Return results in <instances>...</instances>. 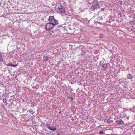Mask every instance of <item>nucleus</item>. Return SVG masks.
<instances>
[{
    "label": "nucleus",
    "instance_id": "7ed1b4c3",
    "mask_svg": "<svg viewBox=\"0 0 135 135\" xmlns=\"http://www.w3.org/2000/svg\"><path fill=\"white\" fill-rule=\"evenodd\" d=\"M58 9L60 12L64 13V14L66 15V13L65 12V7L63 6L60 5L58 7Z\"/></svg>",
    "mask_w": 135,
    "mask_h": 135
},
{
    "label": "nucleus",
    "instance_id": "9d476101",
    "mask_svg": "<svg viewBox=\"0 0 135 135\" xmlns=\"http://www.w3.org/2000/svg\"><path fill=\"white\" fill-rule=\"evenodd\" d=\"M76 108L74 106H72L71 110L73 112H75L76 111Z\"/></svg>",
    "mask_w": 135,
    "mask_h": 135
},
{
    "label": "nucleus",
    "instance_id": "cd10ccee",
    "mask_svg": "<svg viewBox=\"0 0 135 135\" xmlns=\"http://www.w3.org/2000/svg\"><path fill=\"white\" fill-rule=\"evenodd\" d=\"M1 3L0 2V6H1Z\"/></svg>",
    "mask_w": 135,
    "mask_h": 135
},
{
    "label": "nucleus",
    "instance_id": "c85d7f7f",
    "mask_svg": "<svg viewBox=\"0 0 135 135\" xmlns=\"http://www.w3.org/2000/svg\"><path fill=\"white\" fill-rule=\"evenodd\" d=\"M98 23L99 24H100V23H99V22H98Z\"/></svg>",
    "mask_w": 135,
    "mask_h": 135
},
{
    "label": "nucleus",
    "instance_id": "39448f33",
    "mask_svg": "<svg viewBox=\"0 0 135 135\" xmlns=\"http://www.w3.org/2000/svg\"><path fill=\"white\" fill-rule=\"evenodd\" d=\"M92 4L91 9L92 10H94L97 8H99V6L98 4Z\"/></svg>",
    "mask_w": 135,
    "mask_h": 135
},
{
    "label": "nucleus",
    "instance_id": "1a4fd4ad",
    "mask_svg": "<svg viewBox=\"0 0 135 135\" xmlns=\"http://www.w3.org/2000/svg\"><path fill=\"white\" fill-rule=\"evenodd\" d=\"M99 2L98 0H93L91 2V4H98V3Z\"/></svg>",
    "mask_w": 135,
    "mask_h": 135
},
{
    "label": "nucleus",
    "instance_id": "393cba45",
    "mask_svg": "<svg viewBox=\"0 0 135 135\" xmlns=\"http://www.w3.org/2000/svg\"><path fill=\"white\" fill-rule=\"evenodd\" d=\"M61 113V111H60V112H59V113Z\"/></svg>",
    "mask_w": 135,
    "mask_h": 135
},
{
    "label": "nucleus",
    "instance_id": "f3484780",
    "mask_svg": "<svg viewBox=\"0 0 135 135\" xmlns=\"http://www.w3.org/2000/svg\"><path fill=\"white\" fill-rule=\"evenodd\" d=\"M104 36V34H100L99 35V37L100 38H102Z\"/></svg>",
    "mask_w": 135,
    "mask_h": 135
},
{
    "label": "nucleus",
    "instance_id": "c756f323",
    "mask_svg": "<svg viewBox=\"0 0 135 135\" xmlns=\"http://www.w3.org/2000/svg\"><path fill=\"white\" fill-rule=\"evenodd\" d=\"M3 16V15L2 16H1V17H2Z\"/></svg>",
    "mask_w": 135,
    "mask_h": 135
},
{
    "label": "nucleus",
    "instance_id": "20e7f679",
    "mask_svg": "<svg viewBox=\"0 0 135 135\" xmlns=\"http://www.w3.org/2000/svg\"><path fill=\"white\" fill-rule=\"evenodd\" d=\"M46 125L47 127L50 130L54 131L56 129V127L52 124H50L48 123L46 124Z\"/></svg>",
    "mask_w": 135,
    "mask_h": 135
},
{
    "label": "nucleus",
    "instance_id": "7c9ffc66",
    "mask_svg": "<svg viewBox=\"0 0 135 135\" xmlns=\"http://www.w3.org/2000/svg\"><path fill=\"white\" fill-rule=\"evenodd\" d=\"M20 74V73L19 74Z\"/></svg>",
    "mask_w": 135,
    "mask_h": 135
},
{
    "label": "nucleus",
    "instance_id": "6e6552de",
    "mask_svg": "<svg viewBox=\"0 0 135 135\" xmlns=\"http://www.w3.org/2000/svg\"><path fill=\"white\" fill-rule=\"evenodd\" d=\"M104 122L108 124H109L112 122V121L109 119H106L105 120Z\"/></svg>",
    "mask_w": 135,
    "mask_h": 135
},
{
    "label": "nucleus",
    "instance_id": "a878e982",
    "mask_svg": "<svg viewBox=\"0 0 135 135\" xmlns=\"http://www.w3.org/2000/svg\"><path fill=\"white\" fill-rule=\"evenodd\" d=\"M130 109V110H131L132 109H131V108Z\"/></svg>",
    "mask_w": 135,
    "mask_h": 135
},
{
    "label": "nucleus",
    "instance_id": "2eb2a0df",
    "mask_svg": "<svg viewBox=\"0 0 135 135\" xmlns=\"http://www.w3.org/2000/svg\"><path fill=\"white\" fill-rule=\"evenodd\" d=\"M54 32L52 30H49V31L48 32V33L50 34H52Z\"/></svg>",
    "mask_w": 135,
    "mask_h": 135
},
{
    "label": "nucleus",
    "instance_id": "bb28decb",
    "mask_svg": "<svg viewBox=\"0 0 135 135\" xmlns=\"http://www.w3.org/2000/svg\"><path fill=\"white\" fill-rule=\"evenodd\" d=\"M130 109V110H131L132 109H131V108Z\"/></svg>",
    "mask_w": 135,
    "mask_h": 135
},
{
    "label": "nucleus",
    "instance_id": "4be33fe9",
    "mask_svg": "<svg viewBox=\"0 0 135 135\" xmlns=\"http://www.w3.org/2000/svg\"><path fill=\"white\" fill-rule=\"evenodd\" d=\"M85 54V52H83V51L81 53V56H84Z\"/></svg>",
    "mask_w": 135,
    "mask_h": 135
},
{
    "label": "nucleus",
    "instance_id": "9b49d317",
    "mask_svg": "<svg viewBox=\"0 0 135 135\" xmlns=\"http://www.w3.org/2000/svg\"><path fill=\"white\" fill-rule=\"evenodd\" d=\"M127 79H131L133 78V76L131 74H129L127 76Z\"/></svg>",
    "mask_w": 135,
    "mask_h": 135
},
{
    "label": "nucleus",
    "instance_id": "4468645a",
    "mask_svg": "<svg viewBox=\"0 0 135 135\" xmlns=\"http://www.w3.org/2000/svg\"><path fill=\"white\" fill-rule=\"evenodd\" d=\"M29 112L30 113H31L32 114H34V112L33 111V110L31 109L30 110H29Z\"/></svg>",
    "mask_w": 135,
    "mask_h": 135
},
{
    "label": "nucleus",
    "instance_id": "f8f14e48",
    "mask_svg": "<svg viewBox=\"0 0 135 135\" xmlns=\"http://www.w3.org/2000/svg\"><path fill=\"white\" fill-rule=\"evenodd\" d=\"M102 66L103 68V70L105 71L106 68L107 67V64H106V63L103 64V65Z\"/></svg>",
    "mask_w": 135,
    "mask_h": 135
},
{
    "label": "nucleus",
    "instance_id": "f257e3e1",
    "mask_svg": "<svg viewBox=\"0 0 135 135\" xmlns=\"http://www.w3.org/2000/svg\"><path fill=\"white\" fill-rule=\"evenodd\" d=\"M48 21L49 22L55 25L58 24V21L54 18V16H50L49 17Z\"/></svg>",
    "mask_w": 135,
    "mask_h": 135
},
{
    "label": "nucleus",
    "instance_id": "5701e85b",
    "mask_svg": "<svg viewBox=\"0 0 135 135\" xmlns=\"http://www.w3.org/2000/svg\"><path fill=\"white\" fill-rule=\"evenodd\" d=\"M64 25H62L60 26H57L58 28H59V27H62L64 28L65 27L64 26Z\"/></svg>",
    "mask_w": 135,
    "mask_h": 135
},
{
    "label": "nucleus",
    "instance_id": "b1692460",
    "mask_svg": "<svg viewBox=\"0 0 135 135\" xmlns=\"http://www.w3.org/2000/svg\"><path fill=\"white\" fill-rule=\"evenodd\" d=\"M99 133L100 135H102L103 134V132H102L101 131H100L99 132Z\"/></svg>",
    "mask_w": 135,
    "mask_h": 135
},
{
    "label": "nucleus",
    "instance_id": "aec40b11",
    "mask_svg": "<svg viewBox=\"0 0 135 135\" xmlns=\"http://www.w3.org/2000/svg\"><path fill=\"white\" fill-rule=\"evenodd\" d=\"M3 102L4 103L6 102L7 100L6 98H4L3 99Z\"/></svg>",
    "mask_w": 135,
    "mask_h": 135
},
{
    "label": "nucleus",
    "instance_id": "6ab92c4d",
    "mask_svg": "<svg viewBox=\"0 0 135 135\" xmlns=\"http://www.w3.org/2000/svg\"><path fill=\"white\" fill-rule=\"evenodd\" d=\"M98 19L99 20H103V18H102V17H98Z\"/></svg>",
    "mask_w": 135,
    "mask_h": 135
},
{
    "label": "nucleus",
    "instance_id": "dca6fc26",
    "mask_svg": "<svg viewBox=\"0 0 135 135\" xmlns=\"http://www.w3.org/2000/svg\"><path fill=\"white\" fill-rule=\"evenodd\" d=\"M68 98L71 100H73V98L70 95H69L68 97Z\"/></svg>",
    "mask_w": 135,
    "mask_h": 135
},
{
    "label": "nucleus",
    "instance_id": "412c9836",
    "mask_svg": "<svg viewBox=\"0 0 135 135\" xmlns=\"http://www.w3.org/2000/svg\"><path fill=\"white\" fill-rule=\"evenodd\" d=\"M131 30L132 31L135 32V28H132L131 29Z\"/></svg>",
    "mask_w": 135,
    "mask_h": 135
},
{
    "label": "nucleus",
    "instance_id": "a211bd4d",
    "mask_svg": "<svg viewBox=\"0 0 135 135\" xmlns=\"http://www.w3.org/2000/svg\"><path fill=\"white\" fill-rule=\"evenodd\" d=\"M2 55L1 54H0V61H3V60L2 59Z\"/></svg>",
    "mask_w": 135,
    "mask_h": 135
},
{
    "label": "nucleus",
    "instance_id": "f03ea898",
    "mask_svg": "<svg viewBox=\"0 0 135 135\" xmlns=\"http://www.w3.org/2000/svg\"><path fill=\"white\" fill-rule=\"evenodd\" d=\"M55 26V25L54 24L49 22L45 25V27L46 30H50L53 28Z\"/></svg>",
    "mask_w": 135,
    "mask_h": 135
},
{
    "label": "nucleus",
    "instance_id": "ddd939ff",
    "mask_svg": "<svg viewBox=\"0 0 135 135\" xmlns=\"http://www.w3.org/2000/svg\"><path fill=\"white\" fill-rule=\"evenodd\" d=\"M43 59L44 61H47L48 60V57L47 56H45L43 57Z\"/></svg>",
    "mask_w": 135,
    "mask_h": 135
},
{
    "label": "nucleus",
    "instance_id": "0eeeda50",
    "mask_svg": "<svg viewBox=\"0 0 135 135\" xmlns=\"http://www.w3.org/2000/svg\"><path fill=\"white\" fill-rule=\"evenodd\" d=\"M116 123L120 125H123L124 124V122L122 120H116Z\"/></svg>",
    "mask_w": 135,
    "mask_h": 135
},
{
    "label": "nucleus",
    "instance_id": "423d86ee",
    "mask_svg": "<svg viewBox=\"0 0 135 135\" xmlns=\"http://www.w3.org/2000/svg\"><path fill=\"white\" fill-rule=\"evenodd\" d=\"M14 64H12V63H11V62L8 63L7 64H6V66H10L11 67H15L16 66H18V62L17 64H15V62H14Z\"/></svg>",
    "mask_w": 135,
    "mask_h": 135
}]
</instances>
